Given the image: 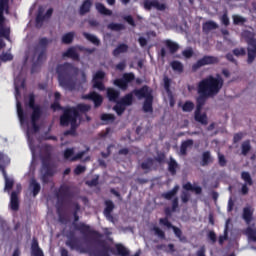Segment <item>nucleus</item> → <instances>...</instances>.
I'll use <instances>...</instances> for the list:
<instances>
[{
    "mask_svg": "<svg viewBox=\"0 0 256 256\" xmlns=\"http://www.w3.org/2000/svg\"><path fill=\"white\" fill-rule=\"evenodd\" d=\"M143 7L146 11H151L153 7L157 9V11H165V9H167V5L159 3L158 0H144Z\"/></svg>",
    "mask_w": 256,
    "mask_h": 256,
    "instance_id": "nucleus-13",
    "label": "nucleus"
},
{
    "mask_svg": "<svg viewBox=\"0 0 256 256\" xmlns=\"http://www.w3.org/2000/svg\"><path fill=\"white\" fill-rule=\"evenodd\" d=\"M232 19L234 25H244V23H247V19L240 15H233Z\"/></svg>",
    "mask_w": 256,
    "mask_h": 256,
    "instance_id": "nucleus-48",
    "label": "nucleus"
},
{
    "mask_svg": "<svg viewBox=\"0 0 256 256\" xmlns=\"http://www.w3.org/2000/svg\"><path fill=\"white\" fill-rule=\"evenodd\" d=\"M72 155H75V149L73 148H67L64 151V159H69Z\"/></svg>",
    "mask_w": 256,
    "mask_h": 256,
    "instance_id": "nucleus-64",
    "label": "nucleus"
},
{
    "mask_svg": "<svg viewBox=\"0 0 256 256\" xmlns=\"http://www.w3.org/2000/svg\"><path fill=\"white\" fill-rule=\"evenodd\" d=\"M75 109L78 113H89V111H91V105H89V104H78L75 107Z\"/></svg>",
    "mask_w": 256,
    "mask_h": 256,
    "instance_id": "nucleus-45",
    "label": "nucleus"
},
{
    "mask_svg": "<svg viewBox=\"0 0 256 256\" xmlns=\"http://www.w3.org/2000/svg\"><path fill=\"white\" fill-rule=\"evenodd\" d=\"M106 95L108 101H110L111 103H118L119 97H121V92L119 90H116L115 88H108L106 91Z\"/></svg>",
    "mask_w": 256,
    "mask_h": 256,
    "instance_id": "nucleus-17",
    "label": "nucleus"
},
{
    "mask_svg": "<svg viewBox=\"0 0 256 256\" xmlns=\"http://www.w3.org/2000/svg\"><path fill=\"white\" fill-rule=\"evenodd\" d=\"M95 7H96V11H98L100 15H107L108 17H111V15H113V11H111L110 9H107V7H105V4L101 2H97L95 4Z\"/></svg>",
    "mask_w": 256,
    "mask_h": 256,
    "instance_id": "nucleus-24",
    "label": "nucleus"
},
{
    "mask_svg": "<svg viewBox=\"0 0 256 256\" xmlns=\"http://www.w3.org/2000/svg\"><path fill=\"white\" fill-rule=\"evenodd\" d=\"M154 163L155 160H153V158H147L145 162L141 163V169L144 171H151V167H153Z\"/></svg>",
    "mask_w": 256,
    "mask_h": 256,
    "instance_id": "nucleus-40",
    "label": "nucleus"
},
{
    "mask_svg": "<svg viewBox=\"0 0 256 256\" xmlns=\"http://www.w3.org/2000/svg\"><path fill=\"white\" fill-rule=\"evenodd\" d=\"M62 57H68V59H73V61H79V53L74 47H70L66 52H63Z\"/></svg>",
    "mask_w": 256,
    "mask_h": 256,
    "instance_id": "nucleus-21",
    "label": "nucleus"
},
{
    "mask_svg": "<svg viewBox=\"0 0 256 256\" xmlns=\"http://www.w3.org/2000/svg\"><path fill=\"white\" fill-rule=\"evenodd\" d=\"M241 178L243 181H245L246 185H253V179L251 178V174H249V172H242Z\"/></svg>",
    "mask_w": 256,
    "mask_h": 256,
    "instance_id": "nucleus-54",
    "label": "nucleus"
},
{
    "mask_svg": "<svg viewBox=\"0 0 256 256\" xmlns=\"http://www.w3.org/2000/svg\"><path fill=\"white\" fill-rule=\"evenodd\" d=\"M127 51H129V45L122 43L119 44L112 52V55L114 57H119V55H121V53H127Z\"/></svg>",
    "mask_w": 256,
    "mask_h": 256,
    "instance_id": "nucleus-28",
    "label": "nucleus"
},
{
    "mask_svg": "<svg viewBox=\"0 0 256 256\" xmlns=\"http://www.w3.org/2000/svg\"><path fill=\"white\" fill-rule=\"evenodd\" d=\"M125 109H127V107L121 104V102H116V105L113 107V111H115L118 117H121V115L125 113Z\"/></svg>",
    "mask_w": 256,
    "mask_h": 256,
    "instance_id": "nucleus-41",
    "label": "nucleus"
},
{
    "mask_svg": "<svg viewBox=\"0 0 256 256\" xmlns=\"http://www.w3.org/2000/svg\"><path fill=\"white\" fill-rule=\"evenodd\" d=\"M192 145H193L192 139L183 141L180 146V155H183V156L187 155V149H189V147H191Z\"/></svg>",
    "mask_w": 256,
    "mask_h": 256,
    "instance_id": "nucleus-32",
    "label": "nucleus"
},
{
    "mask_svg": "<svg viewBox=\"0 0 256 256\" xmlns=\"http://www.w3.org/2000/svg\"><path fill=\"white\" fill-rule=\"evenodd\" d=\"M91 5H93L91 0H85L80 6V15H86V13H89V11H91Z\"/></svg>",
    "mask_w": 256,
    "mask_h": 256,
    "instance_id": "nucleus-33",
    "label": "nucleus"
},
{
    "mask_svg": "<svg viewBox=\"0 0 256 256\" xmlns=\"http://www.w3.org/2000/svg\"><path fill=\"white\" fill-rule=\"evenodd\" d=\"M177 169H179V163H177V160L173 157H170V160L168 161V171L170 172V175L174 177V175H177Z\"/></svg>",
    "mask_w": 256,
    "mask_h": 256,
    "instance_id": "nucleus-23",
    "label": "nucleus"
},
{
    "mask_svg": "<svg viewBox=\"0 0 256 256\" xmlns=\"http://www.w3.org/2000/svg\"><path fill=\"white\" fill-rule=\"evenodd\" d=\"M77 127H79V124H70V129L67 130L64 135H77Z\"/></svg>",
    "mask_w": 256,
    "mask_h": 256,
    "instance_id": "nucleus-61",
    "label": "nucleus"
},
{
    "mask_svg": "<svg viewBox=\"0 0 256 256\" xmlns=\"http://www.w3.org/2000/svg\"><path fill=\"white\" fill-rule=\"evenodd\" d=\"M6 165H7V158L5 157V154L0 152V171L2 175H5V172H7L5 170Z\"/></svg>",
    "mask_w": 256,
    "mask_h": 256,
    "instance_id": "nucleus-46",
    "label": "nucleus"
},
{
    "mask_svg": "<svg viewBox=\"0 0 256 256\" xmlns=\"http://www.w3.org/2000/svg\"><path fill=\"white\" fill-rule=\"evenodd\" d=\"M159 223L168 229H173L174 235L179 239V241L187 240V238L183 236V231H181L177 226H173V224L169 221V218H160Z\"/></svg>",
    "mask_w": 256,
    "mask_h": 256,
    "instance_id": "nucleus-11",
    "label": "nucleus"
},
{
    "mask_svg": "<svg viewBox=\"0 0 256 256\" xmlns=\"http://www.w3.org/2000/svg\"><path fill=\"white\" fill-rule=\"evenodd\" d=\"M10 31L5 28V22L0 23V37H4L5 39H9Z\"/></svg>",
    "mask_w": 256,
    "mask_h": 256,
    "instance_id": "nucleus-50",
    "label": "nucleus"
},
{
    "mask_svg": "<svg viewBox=\"0 0 256 256\" xmlns=\"http://www.w3.org/2000/svg\"><path fill=\"white\" fill-rule=\"evenodd\" d=\"M10 208L12 211H19V194L16 191L11 193Z\"/></svg>",
    "mask_w": 256,
    "mask_h": 256,
    "instance_id": "nucleus-20",
    "label": "nucleus"
},
{
    "mask_svg": "<svg viewBox=\"0 0 256 256\" xmlns=\"http://www.w3.org/2000/svg\"><path fill=\"white\" fill-rule=\"evenodd\" d=\"M232 53L235 57H245V55H247V50H245V48H235Z\"/></svg>",
    "mask_w": 256,
    "mask_h": 256,
    "instance_id": "nucleus-59",
    "label": "nucleus"
},
{
    "mask_svg": "<svg viewBox=\"0 0 256 256\" xmlns=\"http://www.w3.org/2000/svg\"><path fill=\"white\" fill-rule=\"evenodd\" d=\"M42 150L44 153V156L42 157V171L44 172L41 176V181L43 185H47L49 184V177H53L55 175V164L51 163L55 148L51 144H45L42 147Z\"/></svg>",
    "mask_w": 256,
    "mask_h": 256,
    "instance_id": "nucleus-4",
    "label": "nucleus"
},
{
    "mask_svg": "<svg viewBox=\"0 0 256 256\" xmlns=\"http://www.w3.org/2000/svg\"><path fill=\"white\" fill-rule=\"evenodd\" d=\"M227 239H229V220L225 225L224 235L219 236V239H218L219 245H223V243H225Z\"/></svg>",
    "mask_w": 256,
    "mask_h": 256,
    "instance_id": "nucleus-37",
    "label": "nucleus"
},
{
    "mask_svg": "<svg viewBox=\"0 0 256 256\" xmlns=\"http://www.w3.org/2000/svg\"><path fill=\"white\" fill-rule=\"evenodd\" d=\"M73 227L76 231H79L82 235H90L91 237H101V234L91 229V226L89 224H85L84 222L73 223Z\"/></svg>",
    "mask_w": 256,
    "mask_h": 256,
    "instance_id": "nucleus-10",
    "label": "nucleus"
},
{
    "mask_svg": "<svg viewBox=\"0 0 256 256\" xmlns=\"http://www.w3.org/2000/svg\"><path fill=\"white\" fill-rule=\"evenodd\" d=\"M173 71H178V73H183V64L179 61H173L171 63Z\"/></svg>",
    "mask_w": 256,
    "mask_h": 256,
    "instance_id": "nucleus-57",
    "label": "nucleus"
},
{
    "mask_svg": "<svg viewBox=\"0 0 256 256\" xmlns=\"http://www.w3.org/2000/svg\"><path fill=\"white\" fill-rule=\"evenodd\" d=\"M177 193H179V185H176L172 188V190L168 191V192H164L161 194L162 199H166L167 201H171V199H173V197H175V195H177Z\"/></svg>",
    "mask_w": 256,
    "mask_h": 256,
    "instance_id": "nucleus-25",
    "label": "nucleus"
},
{
    "mask_svg": "<svg viewBox=\"0 0 256 256\" xmlns=\"http://www.w3.org/2000/svg\"><path fill=\"white\" fill-rule=\"evenodd\" d=\"M193 109H195V103H193L190 100H187L183 105H182V111H184V113H191V111H193Z\"/></svg>",
    "mask_w": 256,
    "mask_h": 256,
    "instance_id": "nucleus-42",
    "label": "nucleus"
},
{
    "mask_svg": "<svg viewBox=\"0 0 256 256\" xmlns=\"http://www.w3.org/2000/svg\"><path fill=\"white\" fill-rule=\"evenodd\" d=\"M133 95L139 100L145 99L142 106L144 113H153V94L149 91V86L145 85L140 89H134L132 92L118 100V102L124 107H129L133 105Z\"/></svg>",
    "mask_w": 256,
    "mask_h": 256,
    "instance_id": "nucleus-1",
    "label": "nucleus"
},
{
    "mask_svg": "<svg viewBox=\"0 0 256 256\" xmlns=\"http://www.w3.org/2000/svg\"><path fill=\"white\" fill-rule=\"evenodd\" d=\"M108 29H111V31H123L125 29V25L112 22L108 24Z\"/></svg>",
    "mask_w": 256,
    "mask_h": 256,
    "instance_id": "nucleus-51",
    "label": "nucleus"
},
{
    "mask_svg": "<svg viewBox=\"0 0 256 256\" xmlns=\"http://www.w3.org/2000/svg\"><path fill=\"white\" fill-rule=\"evenodd\" d=\"M224 83L225 81L220 75H217V77L209 75L198 83V89L202 93L210 95V97H215L223 89Z\"/></svg>",
    "mask_w": 256,
    "mask_h": 256,
    "instance_id": "nucleus-5",
    "label": "nucleus"
},
{
    "mask_svg": "<svg viewBox=\"0 0 256 256\" xmlns=\"http://www.w3.org/2000/svg\"><path fill=\"white\" fill-rule=\"evenodd\" d=\"M56 73L58 75V82L60 87L73 91L75 89V79L77 77L78 70L73 64L65 62L58 64L56 67Z\"/></svg>",
    "mask_w": 256,
    "mask_h": 256,
    "instance_id": "nucleus-3",
    "label": "nucleus"
},
{
    "mask_svg": "<svg viewBox=\"0 0 256 256\" xmlns=\"http://www.w3.org/2000/svg\"><path fill=\"white\" fill-rule=\"evenodd\" d=\"M3 177L5 179V190L11 191V189H13V185H15V182L13 181V179H10L7 176V172H5V174H3Z\"/></svg>",
    "mask_w": 256,
    "mask_h": 256,
    "instance_id": "nucleus-44",
    "label": "nucleus"
},
{
    "mask_svg": "<svg viewBox=\"0 0 256 256\" xmlns=\"http://www.w3.org/2000/svg\"><path fill=\"white\" fill-rule=\"evenodd\" d=\"M45 19H47V18L45 15H43V8H39L38 14L36 16L37 25H39V23H43V21H45Z\"/></svg>",
    "mask_w": 256,
    "mask_h": 256,
    "instance_id": "nucleus-63",
    "label": "nucleus"
},
{
    "mask_svg": "<svg viewBox=\"0 0 256 256\" xmlns=\"http://www.w3.org/2000/svg\"><path fill=\"white\" fill-rule=\"evenodd\" d=\"M101 121L105 123H113L115 121V115L113 114H102L100 117Z\"/></svg>",
    "mask_w": 256,
    "mask_h": 256,
    "instance_id": "nucleus-56",
    "label": "nucleus"
},
{
    "mask_svg": "<svg viewBox=\"0 0 256 256\" xmlns=\"http://www.w3.org/2000/svg\"><path fill=\"white\" fill-rule=\"evenodd\" d=\"M82 99L85 101H92L94 103L95 109H99V107L103 105V96L95 91L82 95Z\"/></svg>",
    "mask_w": 256,
    "mask_h": 256,
    "instance_id": "nucleus-12",
    "label": "nucleus"
},
{
    "mask_svg": "<svg viewBox=\"0 0 256 256\" xmlns=\"http://www.w3.org/2000/svg\"><path fill=\"white\" fill-rule=\"evenodd\" d=\"M116 251L120 256H129V250H127L123 244H117Z\"/></svg>",
    "mask_w": 256,
    "mask_h": 256,
    "instance_id": "nucleus-47",
    "label": "nucleus"
},
{
    "mask_svg": "<svg viewBox=\"0 0 256 256\" xmlns=\"http://www.w3.org/2000/svg\"><path fill=\"white\" fill-rule=\"evenodd\" d=\"M72 207H74V210H73L74 222L73 223H77V222H79V212L81 211V205H79V202H72Z\"/></svg>",
    "mask_w": 256,
    "mask_h": 256,
    "instance_id": "nucleus-36",
    "label": "nucleus"
},
{
    "mask_svg": "<svg viewBox=\"0 0 256 256\" xmlns=\"http://www.w3.org/2000/svg\"><path fill=\"white\" fill-rule=\"evenodd\" d=\"M105 208H104V217H106L107 221H110L111 223L115 222V218L113 217V211L115 209V203H113L111 200H105L104 202Z\"/></svg>",
    "mask_w": 256,
    "mask_h": 256,
    "instance_id": "nucleus-14",
    "label": "nucleus"
},
{
    "mask_svg": "<svg viewBox=\"0 0 256 256\" xmlns=\"http://www.w3.org/2000/svg\"><path fill=\"white\" fill-rule=\"evenodd\" d=\"M66 247H69L71 251H77L78 253H89L93 256H111L109 255L110 248L104 241H98L99 248H86L83 246V242L78 237L71 235L68 237L66 243Z\"/></svg>",
    "mask_w": 256,
    "mask_h": 256,
    "instance_id": "nucleus-2",
    "label": "nucleus"
},
{
    "mask_svg": "<svg viewBox=\"0 0 256 256\" xmlns=\"http://www.w3.org/2000/svg\"><path fill=\"white\" fill-rule=\"evenodd\" d=\"M152 231H154V234L159 237V239H165V232L161 230V228L154 226L152 228Z\"/></svg>",
    "mask_w": 256,
    "mask_h": 256,
    "instance_id": "nucleus-62",
    "label": "nucleus"
},
{
    "mask_svg": "<svg viewBox=\"0 0 256 256\" xmlns=\"http://www.w3.org/2000/svg\"><path fill=\"white\" fill-rule=\"evenodd\" d=\"M122 79L124 80V82L129 85V83H133V81H135V74L133 73H125L122 76Z\"/></svg>",
    "mask_w": 256,
    "mask_h": 256,
    "instance_id": "nucleus-55",
    "label": "nucleus"
},
{
    "mask_svg": "<svg viewBox=\"0 0 256 256\" xmlns=\"http://www.w3.org/2000/svg\"><path fill=\"white\" fill-rule=\"evenodd\" d=\"M249 151H251V142H249V140H246L242 143V155H248Z\"/></svg>",
    "mask_w": 256,
    "mask_h": 256,
    "instance_id": "nucleus-53",
    "label": "nucleus"
},
{
    "mask_svg": "<svg viewBox=\"0 0 256 256\" xmlns=\"http://www.w3.org/2000/svg\"><path fill=\"white\" fill-rule=\"evenodd\" d=\"M242 218L244 219L246 225H251V221H253V210L249 207H245L243 209Z\"/></svg>",
    "mask_w": 256,
    "mask_h": 256,
    "instance_id": "nucleus-26",
    "label": "nucleus"
},
{
    "mask_svg": "<svg viewBox=\"0 0 256 256\" xmlns=\"http://www.w3.org/2000/svg\"><path fill=\"white\" fill-rule=\"evenodd\" d=\"M247 51H248L247 63L251 65V63H253V61H255V58H256V44L249 45Z\"/></svg>",
    "mask_w": 256,
    "mask_h": 256,
    "instance_id": "nucleus-30",
    "label": "nucleus"
},
{
    "mask_svg": "<svg viewBox=\"0 0 256 256\" xmlns=\"http://www.w3.org/2000/svg\"><path fill=\"white\" fill-rule=\"evenodd\" d=\"M81 117V114L77 112L75 107H68L63 110V114L60 116L61 127H69V125L77 124V119Z\"/></svg>",
    "mask_w": 256,
    "mask_h": 256,
    "instance_id": "nucleus-8",
    "label": "nucleus"
},
{
    "mask_svg": "<svg viewBox=\"0 0 256 256\" xmlns=\"http://www.w3.org/2000/svg\"><path fill=\"white\" fill-rule=\"evenodd\" d=\"M32 114H31V121H38L39 119H41V115H42V110H41V106H36L34 108H31Z\"/></svg>",
    "mask_w": 256,
    "mask_h": 256,
    "instance_id": "nucleus-34",
    "label": "nucleus"
},
{
    "mask_svg": "<svg viewBox=\"0 0 256 256\" xmlns=\"http://www.w3.org/2000/svg\"><path fill=\"white\" fill-rule=\"evenodd\" d=\"M197 91L199 96L196 98V110L201 111V109H203V107L205 106V103H207L209 97L213 96L206 94V92H202L201 90H199V88L197 89Z\"/></svg>",
    "mask_w": 256,
    "mask_h": 256,
    "instance_id": "nucleus-15",
    "label": "nucleus"
},
{
    "mask_svg": "<svg viewBox=\"0 0 256 256\" xmlns=\"http://www.w3.org/2000/svg\"><path fill=\"white\" fill-rule=\"evenodd\" d=\"M114 85L121 89V91H127L129 89V85L125 83V80L123 78H117L114 80Z\"/></svg>",
    "mask_w": 256,
    "mask_h": 256,
    "instance_id": "nucleus-38",
    "label": "nucleus"
},
{
    "mask_svg": "<svg viewBox=\"0 0 256 256\" xmlns=\"http://www.w3.org/2000/svg\"><path fill=\"white\" fill-rule=\"evenodd\" d=\"M242 37L248 45H255L256 44L255 32L249 31V30H244L242 32Z\"/></svg>",
    "mask_w": 256,
    "mask_h": 256,
    "instance_id": "nucleus-19",
    "label": "nucleus"
},
{
    "mask_svg": "<svg viewBox=\"0 0 256 256\" xmlns=\"http://www.w3.org/2000/svg\"><path fill=\"white\" fill-rule=\"evenodd\" d=\"M49 40L47 37H42L38 39V43L34 45V55H38L36 64L41 65L44 61L47 60V49L49 47Z\"/></svg>",
    "mask_w": 256,
    "mask_h": 256,
    "instance_id": "nucleus-7",
    "label": "nucleus"
},
{
    "mask_svg": "<svg viewBox=\"0 0 256 256\" xmlns=\"http://www.w3.org/2000/svg\"><path fill=\"white\" fill-rule=\"evenodd\" d=\"M83 37H85V39H87V41H90V43H92L93 45H96V47H99L101 45V40H99V38H97V36L93 34L83 32Z\"/></svg>",
    "mask_w": 256,
    "mask_h": 256,
    "instance_id": "nucleus-31",
    "label": "nucleus"
},
{
    "mask_svg": "<svg viewBox=\"0 0 256 256\" xmlns=\"http://www.w3.org/2000/svg\"><path fill=\"white\" fill-rule=\"evenodd\" d=\"M17 113L18 117L20 119V123H25V120L27 119V116L25 115V111H23V107L21 106V103H17Z\"/></svg>",
    "mask_w": 256,
    "mask_h": 256,
    "instance_id": "nucleus-43",
    "label": "nucleus"
},
{
    "mask_svg": "<svg viewBox=\"0 0 256 256\" xmlns=\"http://www.w3.org/2000/svg\"><path fill=\"white\" fill-rule=\"evenodd\" d=\"M166 47L169 49L170 53H177L179 51V44L171 41V40H166L165 42Z\"/></svg>",
    "mask_w": 256,
    "mask_h": 256,
    "instance_id": "nucleus-39",
    "label": "nucleus"
},
{
    "mask_svg": "<svg viewBox=\"0 0 256 256\" xmlns=\"http://www.w3.org/2000/svg\"><path fill=\"white\" fill-rule=\"evenodd\" d=\"M194 119L198 123H201V125H207V114H201V110H195Z\"/></svg>",
    "mask_w": 256,
    "mask_h": 256,
    "instance_id": "nucleus-29",
    "label": "nucleus"
},
{
    "mask_svg": "<svg viewBox=\"0 0 256 256\" xmlns=\"http://www.w3.org/2000/svg\"><path fill=\"white\" fill-rule=\"evenodd\" d=\"M214 161L215 159L213 158V156H211V151H205L202 153V167H207V165H210V163H213Z\"/></svg>",
    "mask_w": 256,
    "mask_h": 256,
    "instance_id": "nucleus-22",
    "label": "nucleus"
},
{
    "mask_svg": "<svg viewBox=\"0 0 256 256\" xmlns=\"http://www.w3.org/2000/svg\"><path fill=\"white\" fill-rule=\"evenodd\" d=\"M30 189H32L33 197H37V195L41 193V184H39L35 178H32L30 180Z\"/></svg>",
    "mask_w": 256,
    "mask_h": 256,
    "instance_id": "nucleus-27",
    "label": "nucleus"
},
{
    "mask_svg": "<svg viewBox=\"0 0 256 256\" xmlns=\"http://www.w3.org/2000/svg\"><path fill=\"white\" fill-rule=\"evenodd\" d=\"M215 29H219V25L213 20L206 21L202 24V31L205 35H208L211 31H215Z\"/></svg>",
    "mask_w": 256,
    "mask_h": 256,
    "instance_id": "nucleus-18",
    "label": "nucleus"
},
{
    "mask_svg": "<svg viewBox=\"0 0 256 256\" xmlns=\"http://www.w3.org/2000/svg\"><path fill=\"white\" fill-rule=\"evenodd\" d=\"M217 63H219L218 57L205 55L192 65V71H197L201 67H205V65H217Z\"/></svg>",
    "mask_w": 256,
    "mask_h": 256,
    "instance_id": "nucleus-9",
    "label": "nucleus"
},
{
    "mask_svg": "<svg viewBox=\"0 0 256 256\" xmlns=\"http://www.w3.org/2000/svg\"><path fill=\"white\" fill-rule=\"evenodd\" d=\"M245 233L248 236V238L250 239V241L256 242V229L247 227Z\"/></svg>",
    "mask_w": 256,
    "mask_h": 256,
    "instance_id": "nucleus-49",
    "label": "nucleus"
},
{
    "mask_svg": "<svg viewBox=\"0 0 256 256\" xmlns=\"http://www.w3.org/2000/svg\"><path fill=\"white\" fill-rule=\"evenodd\" d=\"M9 0H0V23H5V16H3V9Z\"/></svg>",
    "mask_w": 256,
    "mask_h": 256,
    "instance_id": "nucleus-58",
    "label": "nucleus"
},
{
    "mask_svg": "<svg viewBox=\"0 0 256 256\" xmlns=\"http://www.w3.org/2000/svg\"><path fill=\"white\" fill-rule=\"evenodd\" d=\"M220 22L225 27H229V25H231V22L229 20V14H228L227 10L224 11L223 15L220 17Z\"/></svg>",
    "mask_w": 256,
    "mask_h": 256,
    "instance_id": "nucleus-52",
    "label": "nucleus"
},
{
    "mask_svg": "<svg viewBox=\"0 0 256 256\" xmlns=\"http://www.w3.org/2000/svg\"><path fill=\"white\" fill-rule=\"evenodd\" d=\"M73 39H75V32H68L62 36V43L64 45H71Z\"/></svg>",
    "mask_w": 256,
    "mask_h": 256,
    "instance_id": "nucleus-35",
    "label": "nucleus"
},
{
    "mask_svg": "<svg viewBox=\"0 0 256 256\" xmlns=\"http://www.w3.org/2000/svg\"><path fill=\"white\" fill-rule=\"evenodd\" d=\"M93 88L98 89V91H105V84L101 80H93Z\"/></svg>",
    "mask_w": 256,
    "mask_h": 256,
    "instance_id": "nucleus-60",
    "label": "nucleus"
},
{
    "mask_svg": "<svg viewBox=\"0 0 256 256\" xmlns=\"http://www.w3.org/2000/svg\"><path fill=\"white\" fill-rule=\"evenodd\" d=\"M31 255L32 256H45V253H43V249L39 247V240H37L36 237L32 238L31 243Z\"/></svg>",
    "mask_w": 256,
    "mask_h": 256,
    "instance_id": "nucleus-16",
    "label": "nucleus"
},
{
    "mask_svg": "<svg viewBox=\"0 0 256 256\" xmlns=\"http://www.w3.org/2000/svg\"><path fill=\"white\" fill-rule=\"evenodd\" d=\"M55 195L58 207H63L71 203V199H73V190H71V186L67 184H61Z\"/></svg>",
    "mask_w": 256,
    "mask_h": 256,
    "instance_id": "nucleus-6",
    "label": "nucleus"
}]
</instances>
